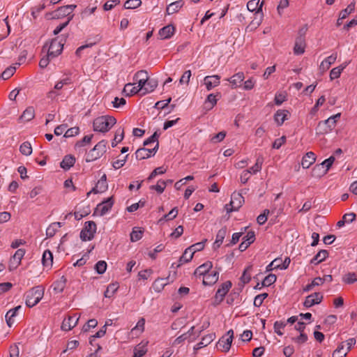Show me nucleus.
Wrapping results in <instances>:
<instances>
[{"label": "nucleus", "mask_w": 357, "mask_h": 357, "mask_svg": "<svg viewBox=\"0 0 357 357\" xmlns=\"http://www.w3.org/2000/svg\"><path fill=\"white\" fill-rule=\"evenodd\" d=\"M116 123V120L112 116H101L93 120V130L100 132L109 131Z\"/></svg>", "instance_id": "f257e3e1"}, {"label": "nucleus", "mask_w": 357, "mask_h": 357, "mask_svg": "<svg viewBox=\"0 0 357 357\" xmlns=\"http://www.w3.org/2000/svg\"><path fill=\"white\" fill-rule=\"evenodd\" d=\"M45 288L38 285L30 289L25 293V303L29 307L37 305L44 296Z\"/></svg>", "instance_id": "f03ea898"}, {"label": "nucleus", "mask_w": 357, "mask_h": 357, "mask_svg": "<svg viewBox=\"0 0 357 357\" xmlns=\"http://www.w3.org/2000/svg\"><path fill=\"white\" fill-rule=\"evenodd\" d=\"M63 48V43L62 40L58 38L51 40L50 45L46 43L43 48V52H45L50 58L54 59L61 54Z\"/></svg>", "instance_id": "7ed1b4c3"}, {"label": "nucleus", "mask_w": 357, "mask_h": 357, "mask_svg": "<svg viewBox=\"0 0 357 357\" xmlns=\"http://www.w3.org/2000/svg\"><path fill=\"white\" fill-rule=\"evenodd\" d=\"M107 142L102 140L99 142L86 155L87 162H93L100 158L107 150Z\"/></svg>", "instance_id": "20e7f679"}, {"label": "nucleus", "mask_w": 357, "mask_h": 357, "mask_svg": "<svg viewBox=\"0 0 357 357\" xmlns=\"http://www.w3.org/2000/svg\"><path fill=\"white\" fill-rule=\"evenodd\" d=\"M340 118V113H338L324 121H320L317 126L319 133L323 135L331 132L335 128L336 122Z\"/></svg>", "instance_id": "39448f33"}, {"label": "nucleus", "mask_w": 357, "mask_h": 357, "mask_svg": "<svg viewBox=\"0 0 357 357\" xmlns=\"http://www.w3.org/2000/svg\"><path fill=\"white\" fill-rule=\"evenodd\" d=\"M244 202V197L239 192H233L231 196L229 204L226 205L227 213L238 211Z\"/></svg>", "instance_id": "423d86ee"}, {"label": "nucleus", "mask_w": 357, "mask_h": 357, "mask_svg": "<svg viewBox=\"0 0 357 357\" xmlns=\"http://www.w3.org/2000/svg\"><path fill=\"white\" fill-rule=\"evenodd\" d=\"M96 229V224L93 221L86 222L84 229L80 232V238L83 241H91L93 238Z\"/></svg>", "instance_id": "0eeeda50"}, {"label": "nucleus", "mask_w": 357, "mask_h": 357, "mask_svg": "<svg viewBox=\"0 0 357 357\" xmlns=\"http://www.w3.org/2000/svg\"><path fill=\"white\" fill-rule=\"evenodd\" d=\"M234 337L233 330H229L227 334L222 336L217 344V348L222 351L227 352L229 350Z\"/></svg>", "instance_id": "6e6552de"}, {"label": "nucleus", "mask_w": 357, "mask_h": 357, "mask_svg": "<svg viewBox=\"0 0 357 357\" xmlns=\"http://www.w3.org/2000/svg\"><path fill=\"white\" fill-rule=\"evenodd\" d=\"M113 204L114 201L112 197L107 198L97 205L94 211V214L99 216L105 215L110 211Z\"/></svg>", "instance_id": "1a4fd4ad"}, {"label": "nucleus", "mask_w": 357, "mask_h": 357, "mask_svg": "<svg viewBox=\"0 0 357 357\" xmlns=\"http://www.w3.org/2000/svg\"><path fill=\"white\" fill-rule=\"evenodd\" d=\"M158 142H157L153 148H142L135 152L136 158L137 160H144L154 155L158 149Z\"/></svg>", "instance_id": "9d476101"}, {"label": "nucleus", "mask_w": 357, "mask_h": 357, "mask_svg": "<svg viewBox=\"0 0 357 357\" xmlns=\"http://www.w3.org/2000/svg\"><path fill=\"white\" fill-rule=\"evenodd\" d=\"M231 285L232 284L230 281H226L221 284V286L217 290L215 296V304H220L223 301L225 295L231 287Z\"/></svg>", "instance_id": "9b49d317"}, {"label": "nucleus", "mask_w": 357, "mask_h": 357, "mask_svg": "<svg viewBox=\"0 0 357 357\" xmlns=\"http://www.w3.org/2000/svg\"><path fill=\"white\" fill-rule=\"evenodd\" d=\"M290 259L289 257H286L284 260V262L282 263V265H280L279 262H281V258H276L266 266V271H271L273 269H287L290 264Z\"/></svg>", "instance_id": "f8f14e48"}, {"label": "nucleus", "mask_w": 357, "mask_h": 357, "mask_svg": "<svg viewBox=\"0 0 357 357\" xmlns=\"http://www.w3.org/2000/svg\"><path fill=\"white\" fill-rule=\"evenodd\" d=\"M323 299V295L321 293L315 292L307 296L304 301L305 307H310L314 305L319 304Z\"/></svg>", "instance_id": "ddd939ff"}, {"label": "nucleus", "mask_w": 357, "mask_h": 357, "mask_svg": "<svg viewBox=\"0 0 357 357\" xmlns=\"http://www.w3.org/2000/svg\"><path fill=\"white\" fill-rule=\"evenodd\" d=\"M220 77L218 75H208L204 79V84L207 91H211L220 83Z\"/></svg>", "instance_id": "4468645a"}, {"label": "nucleus", "mask_w": 357, "mask_h": 357, "mask_svg": "<svg viewBox=\"0 0 357 357\" xmlns=\"http://www.w3.org/2000/svg\"><path fill=\"white\" fill-rule=\"evenodd\" d=\"M79 321V317L77 314L69 316L67 319H65L61 325V328L63 331H68L74 328Z\"/></svg>", "instance_id": "2eb2a0df"}, {"label": "nucleus", "mask_w": 357, "mask_h": 357, "mask_svg": "<svg viewBox=\"0 0 357 357\" xmlns=\"http://www.w3.org/2000/svg\"><path fill=\"white\" fill-rule=\"evenodd\" d=\"M26 253L24 249H18L10 259V268H16L20 264L21 260Z\"/></svg>", "instance_id": "dca6fc26"}, {"label": "nucleus", "mask_w": 357, "mask_h": 357, "mask_svg": "<svg viewBox=\"0 0 357 357\" xmlns=\"http://www.w3.org/2000/svg\"><path fill=\"white\" fill-rule=\"evenodd\" d=\"M219 273V271L208 272L203 277V284L208 286L214 284L218 280Z\"/></svg>", "instance_id": "f3484780"}, {"label": "nucleus", "mask_w": 357, "mask_h": 357, "mask_svg": "<svg viewBox=\"0 0 357 357\" xmlns=\"http://www.w3.org/2000/svg\"><path fill=\"white\" fill-rule=\"evenodd\" d=\"M305 49V40L303 36H298L296 38L294 47V53L297 55L303 54Z\"/></svg>", "instance_id": "a211bd4d"}, {"label": "nucleus", "mask_w": 357, "mask_h": 357, "mask_svg": "<svg viewBox=\"0 0 357 357\" xmlns=\"http://www.w3.org/2000/svg\"><path fill=\"white\" fill-rule=\"evenodd\" d=\"M158 86V81L153 78H149L141 92V96L153 92Z\"/></svg>", "instance_id": "6ab92c4d"}, {"label": "nucleus", "mask_w": 357, "mask_h": 357, "mask_svg": "<svg viewBox=\"0 0 357 357\" xmlns=\"http://www.w3.org/2000/svg\"><path fill=\"white\" fill-rule=\"evenodd\" d=\"M264 1L259 2V0H250L247 3L248 10L255 12L256 14L262 15V6Z\"/></svg>", "instance_id": "aec40b11"}, {"label": "nucleus", "mask_w": 357, "mask_h": 357, "mask_svg": "<svg viewBox=\"0 0 357 357\" xmlns=\"http://www.w3.org/2000/svg\"><path fill=\"white\" fill-rule=\"evenodd\" d=\"M213 264L211 261H206L204 264L198 266L195 271L196 276H204L212 268Z\"/></svg>", "instance_id": "412c9836"}, {"label": "nucleus", "mask_w": 357, "mask_h": 357, "mask_svg": "<svg viewBox=\"0 0 357 357\" xmlns=\"http://www.w3.org/2000/svg\"><path fill=\"white\" fill-rule=\"evenodd\" d=\"M215 334L210 333L202 337L201 342L194 346V350L197 351L204 347L208 345L215 339Z\"/></svg>", "instance_id": "4be33fe9"}, {"label": "nucleus", "mask_w": 357, "mask_h": 357, "mask_svg": "<svg viewBox=\"0 0 357 357\" xmlns=\"http://www.w3.org/2000/svg\"><path fill=\"white\" fill-rule=\"evenodd\" d=\"M76 8V5H67L65 6L60 7L59 9L55 10L54 17H60L70 15L73 10Z\"/></svg>", "instance_id": "5701e85b"}, {"label": "nucleus", "mask_w": 357, "mask_h": 357, "mask_svg": "<svg viewBox=\"0 0 357 357\" xmlns=\"http://www.w3.org/2000/svg\"><path fill=\"white\" fill-rule=\"evenodd\" d=\"M316 160L315 154L312 152H307L302 159L301 165L305 169L309 168Z\"/></svg>", "instance_id": "b1692460"}, {"label": "nucleus", "mask_w": 357, "mask_h": 357, "mask_svg": "<svg viewBox=\"0 0 357 357\" xmlns=\"http://www.w3.org/2000/svg\"><path fill=\"white\" fill-rule=\"evenodd\" d=\"M174 26L172 24H169L160 29L159 36L161 39H167L174 35Z\"/></svg>", "instance_id": "393cba45"}, {"label": "nucleus", "mask_w": 357, "mask_h": 357, "mask_svg": "<svg viewBox=\"0 0 357 357\" xmlns=\"http://www.w3.org/2000/svg\"><path fill=\"white\" fill-rule=\"evenodd\" d=\"M22 308L21 305H18L13 309L8 310L6 314V321L9 327H11L15 323V317L17 315L18 310Z\"/></svg>", "instance_id": "a878e982"}, {"label": "nucleus", "mask_w": 357, "mask_h": 357, "mask_svg": "<svg viewBox=\"0 0 357 357\" xmlns=\"http://www.w3.org/2000/svg\"><path fill=\"white\" fill-rule=\"evenodd\" d=\"M35 117V109L33 107H28L20 116V122H28Z\"/></svg>", "instance_id": "bb28decb"}, {"label": "nucleus", "mask_w": 357, "mask_h": 357, "mask_svg": "<svg viewBox=\"0 0 357 357\" xmlns=\"http://www.w3.org/2000/svg\"><path fill=\"white\" fill-rule=\"evenodd\" d=\"M144 325H145V319L144 318L142 317L140 319L137 321L136 326L132 328L130 333L133 336H139L141 335L144 331Z\"/></svg>", "instance_id": "cd10ccee"}, {"label": "nucleus", "mask_w": 357, "mask_h": 357, "mask_svg": "<svg viewBox=\"0 0 357 357\" xmlns=\"http://www.w3.org/2000/svg\"><path fill=\"white\" fill-rule=\"evenodd\" d=\"M289 112L284 109L278 110L274 115V120L278 126H281L287 119Z\"/></svg>", "instance_id": "c85d7f7f"}, {"label": "nucleus", "mask_w": 357, "mask_h": 357, "mask_svg": "<svg viewBox=\"0 0 357 357\" xmlns=\"http://www.w3.org/2000/svg\"><path fill=\"white\" fill-rule=\"evenodd\" d=\"M337 59V54H332L331 56L326 58L320 64V69L326 71L329 69L330 66L335 63Z\"/></svg>", "instance_id": "c756f323"}, {"label": "nucleus", "mask_w": 357, "mask_h": 357, "mask_svg": "<svg viewBox=\"0 0 357 357\" xmlns=\"http://www.w3.org/2000/svg\"><path fill=\"white\" fill-rule=\"evenodd\" d=\"M184 5V2L181 0L176 1L171 3L167 8V13L168 15H172L178 12Z\"/></svg>", "instance_id": "7c9ffc66"}, {"label": "nucleus", "mask_w": 357, "mask_h": 357, "mask_svg": "<svg viewBox=\"0 0 357 357\" xmlns=\"http://www.w3.org/2000/svg\"><path fill=\"white\" fill-rule=\"evenodd\" d=\"M66 283V279L64 276H62L59 280L54 282L52 284L53 290L56 294L61 293Z\"/></svg>", "instance_id": "2f4dec72"}, {"label": "nucleus", "mask_w": 357, "mask_h": 357, "mask_svg": "<svg viewBox=\"0 0 357 357\" xmlns=\"http://www.w3.org/2000/svg\"><path fill=\"white\" fill-rule=\"evenodd\" d=\"M244 78L245 77L243 73L239 72L234 75L227 80L230 82L233 88H236L243 81Z\"/></svg>", "instance_id": "473e14b6"}, {"label": "nucleus", "mask_w": 357, "mask_h": 357, "mask_svg": "<svg viewBox=\"0 0 357 357\" xmlns=\"http://www.w3.org/2000/svg\"><path fill=\"white\" fill-rule=\"evenodd\" d=\"M135 83L134 84H131V83L126 84L123 88V92L127 96H130L135 95L136 93H139L141 95V91L139 89L137 86H135Z\"/></svg>", "instance_id": "72a5a7b5"}, {"label": "nucleus", "mask_w": 357, "mask_h": 357, "mask_svg": "<svg viewBox=\"0 0 357 357\" xmlns=\"http://www.w3.org/2000/svg\"><path fill=\"white\" fill-rule=\"evenodd\" d=\"M227 234V229L225 227H223L220 229L216 235V239L215 243H213V248L214 249H216L220 246V245L222 243L223 240Z\"/></svg>", "instance_id": "f704fd0d"}, {"label": "nucleus", "mask_w": 357, "mask_h": 357, "mask_svg": "<svg viewBox=\"0 0 357 357\" xmlns=\"http://www.w3.org/2000/svg\"><path fill=\"white\" fill-rule=\"evenodd\" d=\"M168 284V278H158L153 284V288L155 291L160 292Z\"/></svg>", "instance_id": "c9c22d12"}, {"label": "nucleus", "mask_w": 357, "mask_h": 357, "mask_svg": "<svg viewBox=\"0 0 357 357\" xmlns=\"http://www.w3.org/2000/svg\"><path fill=\"white\" fill-rule=\"evenodd\" d=\"M61 226L62 223L59 222L52 223L46 229V236L49 238L53 237Z\"/></svg>", "instance_id": "e433bc0d"}, {"label": "nucleus", "mask_w": 357, "mask_h": 357, "mask_svg": "<svg viewBox=\"0 0 357 357\" xmlns=\"http://www.w3.org/2000/svg\"><path fill=\"white\" fill-rule=\"evenodd\" d=\"M220 97V93H217L216 95L213 93L209 94L204 102V105L206 107H207L208 109H212L217 103L218 98L217 97Z\"/></svg>", "instance_id": "4c0bfd02"}, {"label": "nucleus", "mask_w": 357, "mask_h": 357, "mask_svg": "<svg viewBox=\"0 0 357 357\" xmlns=\"http://www.w3.org/2000/svg\"><path fill=\"white\" fill-rule=\"evenodd\" d=\"M75 162V158L72 155H66L61 162V167L63 169H69L74 165Z\"/></svg>", "instance_id": "58836bf2"}, {"label": "nucleus", "mask_w": 357, "mask_h": 357, "mask_svg": "<svg viewBox=\"0 0 357 357\" xmlns=\"http://www.w3.org/2000/svg\"><path fill=\"white\" fill-rule=\"evenodd\" d=\"M328 251L326 250H320L310 261L311 264H319L324 261L328 257Z\"/></svg>", "instance_id": "ea45409f"}, {"label": "nucleus", "mask_w": 357, "mask_h": 357, "mask_svg": "<svg viewBox=\"0 0 357 357\" xmlns=\"http://www.w3.org/2000/svg\"><path fill=\"white\" fill-rule=\"evenodd\" d=\"M144 234V230L140 227H134L132 232L130 233V241L132 242H136L140 240Z\"/></svg>", "instance_id": "a19ab883"}, {"label": "nucleus", "mask_w": 357, "mask_h": 357, "mask_svg": "<svg viewBox=\"0 0 357 357\" xmlns=\"http://www.w3.org/2000/svg\"><path fill=\"white\" fill-rule=\"evenodd\" d=\"M42 262L44 266L48 267L52 265L53 255L49 250H47L43 252Z\"/></svg>", "instance_id": "79ce46f5"}, {"label": "nucleus", "mask_w": 357, "mask_h": 357, "mask_svg": "<svg viewBox=\"0 0 357 357\" xmlns=\"http://www.w3.org/2000/svg\"><path fill=\"white\" fill-rule=\"evenodd\" d=\"M146 352V343L142 342L135 347L133 357H142Z\"/></svg>", "instance_id": "37998d69"}, {"label": "nucleus", "mask_w": 357, "mask_h": 357, "mask_svg": "<svg viewBox=\"0 0 357 357\" xmlns=\"http://www.w3.org/2000/svg\"><path fill=\"white\" fill-rule=\"evenodd\" d=\"M193 255H193V252H191V249H190V248L185 249L183 254L181 255V257L179 259L180 264H178V266L190 261L193 257Z\"/></svg>", "instance_id": "c03bdc74"}, {"label": "nucleus", "mask_w": 357, "mask_h": 357, "mask_svg": "<svg viewBox=\"0 0 357 357\" xmlns=\"http://www.w3.org/2000/svg\"><path fill=\"white\" fill-rule=\"evenodd\" d=\"M32 146L30 142H24L20 146V153L26 156H29L32 153Z\"/></svg>", "instance_id": "a18cd8bd"}, {"label": "nucleus", "mask_w": 357, "mask_h": 357, "mask_svg": "<svg viewBox=\"0 0 357 357\" xmlns=\"http://www.w3.org/2000/svg\"><path fill=\"white\" fill-rule=\"evenodd\" d=\"M107 189V181H105L103 179H100L96 185L93 188L92 192L95 194L100 193L105 191Z\"/></svg>", "instance_id": "49530a36"}, {"label": "nucleus", "mask_w": 357, "mask_h": 357, "mask_svg": "<svg viewBox=\"0 0 357 357\" xmlns=\"http://www.w3.org/2000/svg\"><path fill=\"white\" fill-rule=\"evenodd\" d=\"M348 352V349H345L344 343H341L334 351L333 357H345Z\"/></svg>", "instance_id": "de8ad7c7"}, {"label": "nucleus", "mask_w": 357, "mask_h": 357, "mask_svg": "<svg viewBox=\"0 0 357 357\" xmlns=\"http://www.w3.org/2000/svg\"><path fill=\"white\" fill-rule=\"evenodd\" d=\"M124 137V130L123 128H119L115 133L114 138L112 142L113 147L116 146L119 142H121Z\"/></svg>", "instance_id": "09e8293b"}, {"label": "nucleus", "mask_w": 357, "mask_h": 357, "mask_svg": "<svg viewBox=\"0 0 357 357\" xmlns=\"http://www.w3.org/2000/svg\"><path fill=\"white\" fill-rule=\"evenodd\" d=\"M345 67H346V65H342V66H340L333 68L330 72L331 79L333 80V79L338 78L340 76L342 70L345 68Z\"/></svg>", "instance_id": "8fccbe9b"}, {"label": "nucleus", "mask_w": 357, "mask_h": 357, "mask_svg": "<svg viewBox=\"0 0 357 357\" xmlns=\"http://www.w3.org/2000/svg\"><path fill=\"white\" fill-rule=\"evenodd\" d=\"M324 283L323 280H321V278L317 277L315 278L310 284L306 285L303 290L305 291H310L313 289L314 287L322 285Z\"/></svg>", "instance_id": "3c124183"}, {"label": "nucleus", "mask_w": 357, "mask_h": 357, "mask_svg": "<svg viewBox=\"0 0 357 357\" xmlns=\"http://www.w3.org/2000/svg\"><path fill=\"white\" fill-rule=\"evenodd\" d=\"M342 281L346 284H353L357 282V274L355 273H348L342 278Z\"/></svg>", "instance_id": "603ef678"}, {"label": "nucleus", "mask_w": 357, "mask_h": 357, "mask_svg": "<svg viewBox=\"0 0 357 357\" xmlns=\"http://www.w3.org/2000/svg\"><path fill=\"white\" fill-rule=\"evenodd\" d=\"M119 286L117 284H110L107 287L106 291H105V296L106 298H111L117 291Z\"/></svg>", "instance_id": "864d4df0"}, {"label": "nucleus", "mask_w": 357, "mask_h": 357, "mask_svg": "<svg viewBox=\"0 0 357 357\" xmlns=\"http://www.w3.org/2000/svg\"><path fill=\"white\" fill-rule=\"evenodd\" d=\"M252 271V266H248L243 273L242 276L241 277V280L243 284H247L250 282L251 279L250 272Z\"/></svg>", "instance_id": "5fc2aeb1"}, {"label": "nucleus", "mask_w": 357, "mask_h": 357, "mask_svg": "<svg viewBox=\"0 0 357 357\" xmlns=\"http://www.w3.org/2000/svg\"><path fill=\"white\" fill-rule=\"evenodd\" d=\"M326 174V170H324L323 167L319 164L315 165L312 169V176L316 177H321Z\"/></svg>", "instance_id": "6e6d98bb"}, {"label": "nucleus", "mask_w": 357, "mask_h": 357, "mask_svg": "<svg viewBox=\"0 0 357 357\" xmlns=\"http://www.w3.org/2000/svg\"><path fill=\"white\" fill-rule=\"evenodd\" d=\"M167 185V183L165 181L159 180L157 182V184L155 185H151V189L156 190L159 194H161L164 192Z\"/></svg>", "instance_id": "4d7b16f0"}, {"label": "nucleus", "mask_w": 357, "mask_h": 357, "mask_svg": "<svg viewBox=\"0 0 357 357\" xmlns=\"http://www.w3.org/2000/svg\"><path fill=\"white\" fill-rule=\"evenodd\" d=\"M142 4L141 0H128L124 3L126 9H135Z\"/></svg>", "instance_id": "13d9d810"}, {"label": "nucleus", "mask_w": 357, "mask_h": 357, "mask_svg": "<svg viewBox=\"0 0 357 357\" xmlns=\"http://www.w3.org/2000/svg\"><path fill=\"white\" fill-rule=\"evenodd\" d=\"M287 325V322L282 321H277L274 323V331L278 335H282L283 332L282 331V329H283Z\"/></svg>", "instance_id": "bf43d9fd"}, {"label": "nucleus", "mask_w": 357, "mask_h": 357, "mask_svg": "<svg viewBox=\"0 0 357 357\" xmlns=\"http://www.w3.org/2000/svg\"><path fill=\"white\" fill-rule=\"evenodd\" d=\"M354 3H351L344 10L340 12V16H341V19L347 18V16L354 10Z\"/></svg>", "instance_id": "052dcab7"}, {"label": "nucleus", "mask_w": 357, "mask_h": 357, "mask_svg": "<svg viewBox=\"0 0 357 357\" xmlns=\"http://www.w3.org/2000/svg\"><path fill=\"white\" fill-rule=\"evenodd\" d=\"M277 277L275 274H269L268 275L262 282V286L268 287L272 284L275 283L276 281Z\"/></svg>", "instance_id": "680f3d73"}, {"label": "nucleus", "mask_w": 357, "mask_h": 357, "mask_svg": "<svg viewBox=\"0 0 357 357\" xmlns=\"http://www.w3.org/2000/svg\"><path fill=\"white\" fill-rule=\"evenodd\" d=\"M149 78L150 77H149L148 73L146 70H139L135 73L133 79L135 82H137L139 80H146Z\"/></svg>", "instance_id": "e2e57ef3"}, {"label": "nucleus", "mask_w": 357, "mask_h": 357, "mask_svg": "<svg viewBox=\"0 0 357 357\" xmlns=\"http://www.w3.org/2000/svg\"><path fill=\"white\" fill-rule=\"evenodd\" d=\"M268 297L267 293H263L261 294H259L255 296L254 300V305L256 307H259L262 305L264 299H266Z\"/></svg>", "instance_id": "0e129e2a"}, {"label": "nucleus", "mask_w": 357, "mask_h": 357, "mask_svg": "<svg viewBox=\"0 0 357 357\" xmlns=\"http://www.w3.org/2000/svg\"><path fill=\"white\" fill-rule=\"evenodd\" d=\"M95 269L99 274H102L107 269V263L105 261H99L95 265Z\"/></svg>", "instance_id": "69168bd1"}, {"label": "nucleus", "mask_w": 357, "mask_h": 357, "mask_svg": "<svg viewBox=\"0 0 357 357\" xmlns=\"http://www.w3.org/2000/svg\"><path fill=\"white\" fill-rule=\"evenodd\" d=\"M270 213V211L268 209H265L264 212L258 215L257 218V221L259 225H264L267 221L268 215Z\"/></svg>", "instance_id": "338daca9"}, {"label": "nucleus", "mask_w": 357, "mask_h": 357, "mask_svg": "<svg viewBox=\"0 0 357 357\" xmlns=\"http://www.w3.org/2000/svg\"><path fill=\"white\" fill-rule=\"evenodd\" d=\"M98 324V321L95 319H91L88 321V322L84 324L82 327L83 332H88L90 328H95Z\"/></svg>", "instance_id": "774afa93"}]
</instances>
